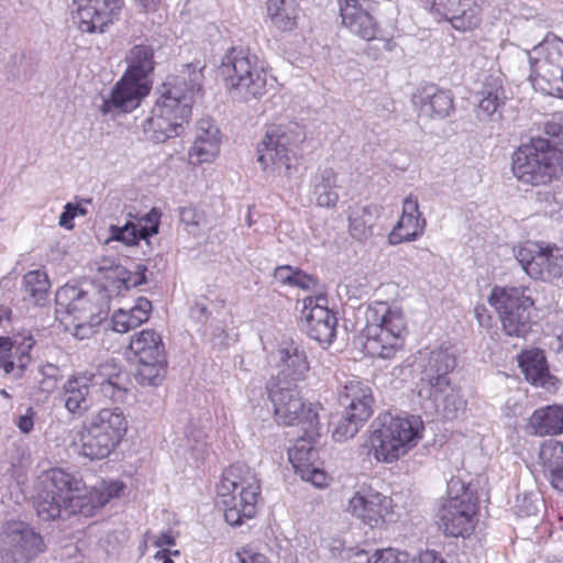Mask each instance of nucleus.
Instances as JSON below:
<instances>
[{
	"label": "nucleus",
	"instance_id": "f257e3e1",
	"mask_svg": "<svg viewBox=\"0 0 563 563\" xmlns=\"http://www.w3.org/2000/svg\"><path fill=\"white\" fill-rule=\"evenodd\" d=\"M201 70L186 65L180 75L164 85L165 91L143 122V132L155 143L179 136L191 115L195 97L200 91Z\"/></svg>",
	"mask_w": 563,
	"mask_h": 563
},
{
	"label": "nucleus",
	"instance_id": "f03ea898",
	"mask_svg": "<svg viewBox=\"0 0 563 563\" xmlns=\"http://www.w3.org/2000/svg\"><path fill=\"white\" fill-rule=\"evenodd\" d=\"M154 51L148 45H135L126 57L128 68L109 95H103L99 111L103 114L126 113L139 107L150 92L147 75L154 69Z\"/></svg>",
	"mask_w": 563,
	"mask_h": 563
},
{
	"label": "nucleus",
	"instance_id": "7ed1b4c3",
	"mask_svg": "<svg viewBox=\"0 0 563 563\" xmlns=\"http://www.w3.org/2000/svg\"><path fill=\"white\" fill-rule=\"evenodd\" d=\"M305 133L297 123L269 126L257 144V163L272 177L290 180L298 170L299 144Z\"/></svg>",
	"mask_w": 563,
	"mask_h": 563
},
{
	"label": "nucleus",
	"instance_id": "20e7f679",
	"mask_svg": "<svg viewBox=\"0 0 563 563\" xmlns=\"http://www.w3.org/2000/svg\"><path fill=\"white\" fill-rule=\"evenodd\" d=\"M217 493L230 526H241L256 515L261 483L247 465L238 463L224 470Z\"/></svg>",
	"mask_w": 563,
	"mask_h": 563
},
{
	"label": "nucleus",
	"instance_id": "39448f33",
	"mask_svg": "<svg viewBox=\"0 0 563 563\" xmlns=\"http://www.w3.org/2000/svg\"><path fill=\"white\" fill-rule=\"evenodd\" d=\"M99 297L96 291L89 292L76 285L66 284L55 295L56 318L75 338L87 339L107 316Z\"/></svg>",
	"mask_w": 563,
	"mask_h": 563
},
{
	"label": "nucleus",
	"instance_id": "423d86ee",
	"mask_svg": "<svg viewBox=\"0 0 563 563\" xmlns=\"http://www.w3.org/2000/svg\"><path fill=\"white\" fill-rule=\"evenodd\" d=\"M511 170L523 185H548L558 179L563 172V151L547 139H531L514 152Z\"/></svg>",
	"mask_w": 563,
	"mask_h": 563
},
{
	"label": "nucleus",
	"instance_id": "0eeeda50",
	"mask_svg": "<svg viewBox=\"0 0 563 563\" xmlns=\"http://www.w3.org/2000/svg\"><path fill=\"white\" fill-rule=\"evenodd\" d=\"M369 435L371 452L379 462L393 463L416 446L422 437L423 422L418 416L385 415Z\"/></svg>",
	"mask_w": 563,
	"mask_h": 563
},
{
	"label": "nucleus",
	"instance_id": "6e6552de",
	"mask_svg": "<svg viewBox=\"0 0 563 563\" xmlns=\"http://www.w3.org/2000/svg\"><path fill=\"white\" fill-rule=\"evenodd\" d=\"M84 489L81 478L62 468L51 470L35 501L37 516L44 521H51L77 512L78 508L84 507Z\"/></svg>",
	"mask_w": 563,
	"mask_h": 563
},
{
	"label": "nucleus",
	"instance_id": "1a4fd4ad",
	"mask_svg": "<svg viewBox=\"0 0 563 563\" xmlns=\"http://www.w3.org/2000/svg\"><path fill=\"white\" fill-rule=\"evenodd\" d=\"M364 350L373 357L391 358L402 349L406 321L402 312L378 303L366 312Z\"/></svg>",
	"mask_w": 563,
	"mask_h": 563
},
{
	"label": "nucleus",
	"instance_id": "9d476101",
	"mask_svg": "<svg viewBox=\"0 0 563 563\" xmlns=\"http://www.w3.org/2000/svg\"><path fill=\"white\" fill-rule=\"evenodd\" d=\"M220 71L233 99L249 101L266 92L267 75L246 48L232 47L222 57Z\"/></svg>",
	"mask_w": 563,
	"mask_h": 563
},
{
	"label": "nucleus",
	"instance_id": "9b49d317",
	"mask_svg": "<svg viewBox=\"0 0 563 563\" xmlns=\"http://www.w3.org/2000/svg\"><path fill=\"white\" fill-rule=\"evenodd\" d=\"M128 431V421L119 408H104L91 417L81 432V454L101 460L119 445Z\"/></svg>",
	"mask_w": 563,
	"mask_h": 563
},
{
	"label": "nucleus",
	"instance_id": "f8f14e48",
	"mask_svg": "<svg viewBox=\"0 0 563 563\" xmlns=\"http://www.w3.org/2000/svg\"><path fill=\"white\" fill-rule=\"evenodd\" d=\"M477 497L460 478L452 477L448 483V498L439 511V527L449 537H468L475 529Z\"/></svg>",
	"mask_w": 563,
	"mask_h": 563
},
{
	"label": "nucleus",
	"instance_id": "ddd939ff",
	"mask_svg": "<svg viewBox=\"0 0 563 563\" xmlns=\"http://www.w3.org/2000/svg\"><path fill=\"white\" fill-rule=\"evenodd\" d=\"M129 351L136 363L135 380L142 386H158L167 372V357L162 335L145 329L132 335Z\"/></svg>",
	"mask_w": 563,
	"mask_h": 563
},
{
	"label": "nucleus",
	"instance_id": "4468645a",
	"mask_svg": "<svg viewBox=\"0 0 563 563\" xmlns=\"http://www.w3.org/2000/svg\"><path fill=\"white\" fill-rule=\"evenodd\" d=\"M528 291L523 286H496L490 291L488 302L498 312L503 329L509 336L523 338L531 330L533 299Z\"/></svg>",
	"mask_w": 563,
	"mask_h": 563
},
{
	"label": "nucleus",
	"instance_id": "2eb2a0df",
	"mask_svg": "<svg viewBox=\"0 0 563 563\" xmlns=\"http://www.w3.org/2000/svg\"><path fill=\"white\" fill-rule=\"evenodd\" d=\"M267 389L278 423L299 424L309 438L318 434V413L312 404L303 401L297 386L268 384Z\"/></svg>",
	"mask_w": 563,
	"mask_h": 563
},
{
	"label": "nucleus",
	"instance_id": "dca6fc26",
	"mask_svg": "<svg viewBox=\"0 0 563 563\" xmlns=\"http://www.w3.org/2000/svg\"><path fill=\"white\" fill-rule=\"evenodd\" d=\"M534 60L537 76L530 79L533 87L543 92L563 98V40L562 37H544L530 52Z\"/></svg>",
	"mask_w": 563,
	"mask_h": 563
},
{
	"label": "nucleus",
	"instance_id": "f3484780",
	"mask_svg": "<svg viewBox=\"0 0 563 563\" xmlns=\"http://www.w3.org/2000/svg\"><path fill=\"white\" fill-rule=\"evenodd\" d=\"M522 269L533 279L553 282L563 274V249L544 241H527L514 249Z\"/></svg>",
	"mask_w": 563,
	"mask_h": 563
},
{
	"label": "nucleus",
	"instance_id": "a211bd4d",
	"mask_svg": "<svg viewBox=\"0 0 563 563\" xmlns=\"http://www.w3.org/2000/svg\"><path fill=\"white\" fill-rule=\"evenodd\" d=\"M45 549L43 538L23 521H9L0 533L2 563H22L35 559Z\"/></svg>",
	"mask_w": 563,
	"mask_h": 563
},
{
	"label": "nucleus",
	"instance_id": "6ab92c4d",
	"mask_svg": "<svg viewBox=\"0 0 563 563\" xmlns=\"http://www.w3.org/2000/svg\"><path fill=\"white\" fill-rule=\"evenodd\" d=\"M276 376L269 384L297 386L308 377L310 363L302 344L285 339L275 352Z\"/></svg>",
	"mask_w": 563,
	"mask_h": 563
},
{
	"label": "nucleus",
	"instance_id": "aec40b11",
	"mask_svg": "<svg viewBox=\"0 0 563 563\" xmlns=\"http://www.w3.org/2000/svg\"><path fill=\"white\" fill-rule=\"evenodd\" d=\"M302 318L307 334L320 344H330L336 335L338 319L328 308L324 294L308 296L302 300Z\"/></svg>",
	"mask_w": 563,
	"mask_h": 563
},
{
	"label": "nucleus",
	"instance_id": "412c9836",
	"mask_svg": "<svg viewBox=\"0 0 563 563\" xmlns=\"http://www.w3.org/2000/svg\"><path fill=\"white\" fill-rule=\"evenodd\" d=\"M73 22L82 33H104L124 5L123 0H73Z\"/></svg>",
	"mask_w": 563,
	"mask_h": 563
},
{
	"label": "nucleus",
	"instance_id": "4be33fe9",
	"mask_svg": "<svg viewBox=\"0 0 563 563\" xmlns=\"http://www.w3.org/2000/svg\"><path fill=\"white\" fill-rule=\"evenodd\" d=\"M347 509L371 528L394 520L393 499L372 489L356 492L349 500Z\"/></svg>",
	"mask_w": 563,
	"mask_h": 563
},
{
	"label": "nucleus",
	"instance_id": "5701e85b",
	"mask_svg": "<svg viewBox=\"0 0 563 563\" xmlns=\"http://www.w3.org/2000/svg\"><path fill=\"white\" fill-rule=\"evenodd\" d=\"M456 366L454 352L449 347L440 346L430 351L421 361L418 391L432 389L433 386H446L451 382L449 374Z\"/></svg>",
	"mask_w": 563,
	"mask_h": 563
},
{
	"label": "nucleus",
	"instance_id": "b1692460",
	"mask_svg": "<svg viewBox=\"0 0 563 563\" xmlns=\"http://www.w3.org/2000/svg\"><path fill=\"white\" fill-rule=\"evenodd\" d=\"M435 19H445L462 32L472 31L479 23L475 10L470 8L471 0H420Z\"/></svg>",
	"mask_w": 563,
	"mask_h": 563
},
{
	"label": "nucleus",
	"instance_id": "393cba45",
	"mask_svg": "<svg viewBox=\"0 0 563 563\" xmlns=\"http://www.w3.org/2000/svg\"><path fill=\"white\" fill-rule=\"evenodd\" d=\"M419 397L442 418L453 420L465 412L467 401L461 393V389L453 386L451 382L444 386H433L432 389H422L418 391Z\"/></svg>",
	"mask_w": 563,
	"mask_h": 563
},
{
	"label": "nucleus",
	"instance_id": "a878e982",
	"mask_svg": "<svg viewBox=\"0 0 563 563\" xmlns=\"http://www.w3.org/2000/svg\"><path fill=\"white\" fill-rule=\"evenodd\" d=\"M93 377L91 373L70 376L63 386L62 400L71 415L82 416L93 406Z\"/></svg>",
	"mask_w": 563,
	"mask_h": 563
},
{
	"label": "nucleus",
	"instance_id": "bb28decb",
	"mask_svg": "<svg viewBox=\"0 0 563 563\" xmlns=\"http://www.w3.org/2000/svg\"><path fill=\"white\" fill-rule=\"evenodd\" d=\"M412 102L420 115L430 119H443L454 111V99L450 90L440 89L435 85H424L412 96Z\"/></svg>",
	"mask_w": 563,
	"mask_h": 563
},
{
	"label": "nucleus",
	"instance_id": "cd10ccee",
	"mask_svg": "<svg viewBox=\"0 0 563 563\" xmlns=\"http://www.w3.org/2000/svg\"><path fill=\"white\" fill-rule=\"evenodd\" d=\"M220 153V130L209 118L197 122L194 144L189 151L192 164L211 163Z\"/></svg>",
	"mask_w": 563,
	"mask_h": 563
},
{
	"label": "nucleus",
	"instance_id": "c85d7f7f",
	"mask_svg": "<svg viewBox=\"0 0 563 563\" xmlns=\"http://www.w3.org/2000/svg\"><path fill=\"white\" fill-rule=\"evenodd\" d=\"M538 466L550 486L563 492V443L556 440L544 441L539 449Z\"/></svg>",
	"mask_w": 563,
	"mask_h": 563
},
{
	"label": "nucleus",
	"instance_id": "c756f323",
	"mask_svg": "<svg viewBox=\"0 0 563 563\" xmlns=\"http://www.w3.org/2000/svg\"><path fill=\"white\" fill-rule=\"evenodd\" d=\"M339 402L346 411H355L358 417L369 418L374 398L371 387L357 378H349L338 393Z\"/></svg>",
	"mask_w": 563,
	"mask_h": 563
},
{
	"label": "nucleus",
	"instance_id": "7c9ffc66",
	"mask_svg": "<svg viewBox=\"0 0 563 563\" xmlns=\"http://www.w3.org/2000/svg\"><path fill=\"white\" fill-rule=\"evenodd\" d=\"M93 377V391L99 390L114 402H123L128 393V375L115 364H104Z\"/></svg>",
	"mask_w": 563,
	"mask_h": 563
},
{
	"label": "nucleus",
	"instance_id": "2f4dec72",
	"mask_svg": "<svg viewBox=\"0 0 563 563\" xmlns=\"http://www.w3.org/2000/svg\"><path fill=\"white\" fill-rule=\"evenodd\" d=\"M519 366L525 377L536 387L550 389L556 384V378L549 372L543 351L533 349L525 351L519 356Z\"/></svg>",
	"mask_w": 563,
	"mask_h": 563
},
{
	"label": "nucleus",
	"instance_id": "473e14b6",
	"mask_svg": "<svg viewBox=\"0 0 563 563\" xmlns=\"http://www.w3.org/2000/svg\"><path fill=\"white\" fill-rule=\"evenodd\" d=\"M365 0H345L340 5L342 24L355 35H374L377 24L363 7Z\"/></svg>",
	"mask_w": 563,
	"mask_h": 563
},
{
	"label": "nucleus",
	"instance_id": "72a5a7b5",
	"mask_svg": "<svg viewBox=\"0 0 563 563\" xmlns=\"http://www.w3.org/2000/svg\"><path fill=\"white\" fill-rule=\"evenodd\" d=\"M311 184L317 206L328 209L336 207L340 199L338 190L342 189V184L333 168L325 167L319 169L312 177Z\"/></svg>",
	"mask_w": 563,
	"mask_h": 563
},
{
	"label": "nucleus",
	"instance_id": "f704fd0d",
	"mask_svg": "<svg viewBox=\"0 0 563 563\" xmlns=\"http://www.w3.org/2000/svg\"><path fill=\"white\" fill-rule=\"evenodd\" d=\"M527 430L540 437L563 433V406L551 405L536 409L528 419Z\"/></svg>",
	"mask_w": 563,
	"mask_h": 563
},
{
	"label": "nucleus",
	"instance_id": "c9c22d12",
	"mask_svg": "<svg viewBox=\"0 0 563 563\" xmlns=\"http://www.w3.org/2000/svg\"><path fill=\"white\" fill-rule=\"evenodd\" d=\"M478 95L481 99L478 101L477 117L481 120L493 119L497 114L500 107L505 104V93L503 89V82L499 76L487 75L485 76L482 89Z\"/></svg>",
	"mask_w": 563,
	"mask_h": 563
},
{
	"label": "nucleus",
	"instance_id": "e433bc0d",
	"mask_svg": "<svg viewBox=\"0 0 563 563\" xmlns=\"http://www.w3.org/2000/svg\"><path fill=\"white\" fill-rule=\"evenodd\" d=\"M152 303L148 299L140 297L130 309H119L112 316V329L118 333H126L130 330L147 321Z\"/></svg>",
	"mask_w": 563,
	"mask_h": 563
},
{
	"label": "nucleus",
	"instance_id": "4c0bfd02",
	"mask_svg": "<svg viewBox=\"0 0 563 563\" xmlns=\"http://www.w3.org/2000/svg\"><path fill=\"white\" fill-rule=\"evenodd\" d=\"M377 217L378 208L374 205L352 207L347 218L351 235L357 240L368 239Z\"/></svg>",
	"mask_w": 563,
	"mask_h": 563
},
{
	"label": "nucleus",
	"instance_id": "58836bf2",
	"mask_svg": "<svg viewBox=\"0 0 563 563\" xmlns=\"http://www.w3.org/2000/svg\"><path fill=\"white\" fill-rule=\"evenodd\" d=\"M267 15L282 32H289L296 25L298 8L295 0H267Z\"/></svg>",
	"mask_w": 563,
	"mask_h": 563
},
{
	"label": "nucleus",
	"instance_id": "ea45409f",
	"mask_svg": "<svg viewBox=\"0 0 563 563\" xmlns=\"http://www.w3.org/2000/svg\"><path fill=\"white\" fill-rule=\"evenodd\" d=\"M49 288L48 276L43 271H31L23 277L24 299L30 300L34 305H45Z\"/></svg>",
	"mask_w": 563,
	"mask_h": 563
},
{
	"label": "nucleus",
	"instance_id": "a19ab883",
	"mask_svg": "<svg viewBox=\"0 0 563 563\" xmlns=\"http://www.w3.org/2000/svg\"><path fill=\"white\" fill-rule=\"evenodd\" d=\"M426 220L420 217L401 216L396 227L389 234V242L398 244L405 241H413L422 235Z\"/></svg>",
	"mask_w": 563,
	"mask_h": 563
},
{
	"label": "nucleus",
	"instance_id": "79ce46f5",
	"mask_svg": "<svg viewBox=\"0 0 563 563\" xmlns=\"http://www.w3.org/2000/svg\"><path fill=\"white\" fill-rule=\"evenodd\" d=\"M368 418L358 417L355 411H346L336 422L332 437L336 442H343L353 438Z\"/></svg>",
	"mask_w": 563,
	"mask_h": 563
},
{
	"label": "nucleus",
	"instance_id": "37998d69",
	"mask_svg": "<svg viewBox=\"0 0 563 563\" xmlns=\"http://www.w3.org/2000/svg\"><path fill=\"white\" fill-rule=\"evenodd\" d=\"M316 456L317 451L311 441L306 438L298 439L295 445L288 450L289 461L297 472L311 466Z\"/></svg>",
	"mask_w": 563,
	"mask_h": 563
},
{
	"label": "nucleus",
	"instance_id": "c03bdc74",
	"mask_svg": "<svg viewBox=\"0 0 563 563\" xmlns=\"http://www.w3.org/2000/svg\"><path fill=\"white\" fill-rule=\"evenodd\" d=\"M123 488V483L119 481L102 482L99 486H95L85 498L91 503L92 508H101L110 499L118 497Z\"/></svg>",
	"mask_w": 563,
	"mask_h": 563
},
{
	"label": "nucleus",
	"instance_id": "a18cd8bd",
	"mask_svg": "<svg viewBox=\"0 0 563 563\" xmlns=\"http://www.w3.org/2000/svg\"><path fill=\"white\" fill-rule=\"evenodd\" d=\"M110 240L119 241L126 246L137 245L140 240H147V236L143 234L142 228L137 223L126 222L122 227L111 225Z\"/></svg>",
	"mask_w": 563,
	"mask_h": 563
},
{
	"label": "nucleus",
	"instance_id": "49530a36",
	"mask_svg": "<svg viewBox=\"0 0 563 563\" xmlns=\"http://www.w3.org/2000/svg\"><path fill=\"white\" fill-rule=\"evenodd\" d=\"M291 287H298L307 291H319L320 283L318 278L312 275L306 274L303 271L297 268L291 282Z\"/></svg>",
	"mask_w": 563,
	"mask_h": 563
},
{
	"label": "nucleus",
	"instance_id": "de8ad7c7",
	"mask_svg": "<svg viewBox=\"0 0 563 563\" xmlns=\"http://www.w3.org/2000/svg\"><path fill=\"white\" fill-rule=\"evenodd\" d=\"M161 212L153 208L137 223L147 239L158 233Z\"/></svg>",
	"mask_w": 563,
	"mask_h": 563
},
{
	"label": "nucleus",
	"instance_id": "09e8293b",
	"mask_svg": "<svg viewBox=\"0 0 563 563\" xmlns=\"http://www.w3.org/2000/svg\"><path fill=\"white\" fill-rule=\"evenodd\" d=\"M545 133L555 139L558 144L563 145V111L552 115L551 120L545 123Z\"/></svg>",
	"mask_w": 563,
	"mask_h": 563
},
{
	"label": "nucleus",
	"instance_id": "8fccbe9b",
	"mask_svg": "<svg viewBox=\"0 0 563 563\" xmlns=\"http://www.w3.org/2000/svg\"><path fill=\"white\" fill-rule=\"evenodd\" d=\"M302 479L310 482L317 487H324L327 485V475L322 470L314 466H308L299 471Z\"/></svg>",
	"mask_w": 563,
	"mask_h": 563
},
{
	"label": "nucleus",
	"instance_id": "3c124183",
	"mask_svg": "<svg viewBox=\"0 0 563 563\" xmlns=\"http://www.w3.org/2000/svg\"><path fill=\"white\" fill-rule=\"evenodd\" d=\"M342 558L351 563H371L372 555L360 548H347L342 551Z\"/></svg>",
	"mask_w": 563,
	"mask_h": 563
},
{
	"label": "nucleus",
	"instance_id": "603ef678",
	"mask_svg": "<svg viewBox=\"0 0 563 563\" xmlns=\"http://www.w3.org/2000/svg\"><path fill=\"white\" fill-rule=\"evenodd\" d=\"M35 410L27 407L25 413L18 417L15 426L23 434H29L34 428Z\"/></svg>",
	"mask_w": 563,
	"mask_h": 563
},
{
	"label": "nucleus",
	"instance_id": "864d4df0",
	"mask_svg": "<svg viewBox=\"0 0 563 563\" xmlns=\"http://www.w3.org/2000/svg\"><path fill=\"white\" fill-rule=\"evenodd\" d=\"M371 563H400L398 553L394 549L376 550L372 554Z\"/></svg>",
	"mask_w": 563,
	"mask_h": 563
},
{
	"label": "nucleus",
	"instance_id": "5fc2aeb1",
	"mask_svg": "<svg viewBox=\"0 0 563 563\" xmlns=\"http://www.w3.org/2000/svg\"><path fill=\"white\" fill-rule=\"evenodd\" d=\"M296 269L297 267H292L289 265L278 266L275 268L273 276L277 283L290 286Z\"/></svg>",
	"mask_w": 563,
	"mask_h": 563
},
{
	"label": "nucleus",
	"instance_id": "6e6d98bb",
	"mask_svg": "<svg viewBox=\"0 0 563 563\" xmlns=\"http://www.w3.org/2000/svg\"><path fill=\"white\" fill-rule=\"evenodd\" d=\"M78 206L73 203H67L65 206V210L59 216L58 224L66 229H71L74 227L73 220L77 216Z\"/></svg>",
	"mask_w": 563,
	"mask_h": 563
},
{
	"label": "nucleus",
	"instance_id": "4d7b16f0",
	"mask_svg": "<svg viewBox=\"0 0 563 563\" xmlns=\"http://www.w3.org/2000/svg\"><path fill=\"white\" fill-rule=\"evenodd\" d=\"M180 221L186 225H198L200 222V216L197 210L192 207H183L179 210Z\"/></svg>",
	"mask_w": 563,
	"mask_h": 563
},
{
	"label": "nucleus",
	"instance_id": "13d9d810",
	"mask_svg": "<svg viewBox=\"0 0 563 563\" xmlns=\"http://www.w3.org/2000/svg\"><path fill=\"white\" fill-rule=\"evenodd\" d=\"M401 216L420 217L418 199L415 196L409 195L405 198Z\"/></svg>",
	"mask_w": 563,
	"mask_h": 563
},
{
	"label": "nucleus",
	"instance_id": "bf43d9fd",
	"mask_svg": "<svg viewBox=\"0 0 563 563\" xmlns=\"http://www.w3.org/2000/svg\"><path fill=\"white\" fill-rule=\"evenodd\" d=\"M190 317L199 322H205L208 319V309L206 305L196 302L190 308Z\"/></svg>",
	"mask_w": 563,
	"mask_h": 563
},
{
	"label": "nucleus",
	"instance_id": "052dcab7",
	"mask_svg": "<svg viewBox=\"0 0 563 563\" xmlns=\"http://www.w3.org/2000/svg\"><path fill=\"white\" fill-rule=\"evenodd\" d=\"M410 563H444V560L435 551H426Z\"/></svg>",
	"mask_w": 563,
	"mask_h": 563
},
{
	"label": "nucleus",
	"instance_id": "680f3d73",
	"mask_svg": "<svg viewBox=\"0 0 563 563\" xmlns=\"http://www.w3.org/2000/svg\"><path fill=\"white\" fill-rule=\"evenodd\" d=\"M174 544H175V538L170 533V531L162 532L154 541V545L157 548H162L165 545H174Z\"/></svg>",
	"mask_w": 563,
	"mask_h": 563
},
{
	"label": "nucleus",
	"instance_id": "e2e57ef3",
	"mask_svg": "<svg viewBox=\"0 0 563 563\" xmlns=\"http://www.w3.org/2000/svg\"><path fill=\"white\" fill-rule=\"evenodd\" d=\"M170 554L178 555L179 551L170 552L169 550H159L154 555L155 561L162 562V563H174V561L170 559Z\"/></svg>",
	"mask_w": 563,
	"mask_h": 563
},
{
	"label": "nucleus",
	"instance_id": "0e129e2a",
	"mask_svg": "<svg viewBox=\"0 0 563 563\" xmlns=\"http://www.w3.org/2000/svg\"><path fill=\"white\" fill-rule=\"evenodd\" d=\"M13 347V341L9 336H0V354L7 356Z\"/></svg>",
	"mask_w": 563,
	"mask_h": 563
},
{
	"label": "nucleus",
	"instance_id": "69168bd1",
	"mask_svg": "<svg viewBox=\"0 0 563 563\" xmlns=\"http://www.w3.org/2000/svg\"><path fill=\"white\" fill-rule=\"evenodd\" d=\"M145 12H154L157 10L161 0H136Z\"/></svg>",
	"mask_w": 563,
	"mask_h": 563
},
{
	"label": "nucleus",
	"instance_id": "338daca9",
	"mask_svg": "<svg viewBox=\"0 0 563 563\" xmlns=\"http://www.w3.org/2000/svg\"><path fill=\"white\" fill-rule=\"evenodd\" d=\"M136 269H137L136 271V277L133 280L134 286H137V285H141V284L145 283V271H146L145 266L137 265Z\"/></svg>",
	"mask_w": 563,
	"mask_h": 563
},
{
	"label": "nucleus",
	"instance_id": "774afa93",
	"mask_svg": "<svg viewBox=\"0 0 563 563\" xmlns=\"http://www.w3.org/2000/svg\"><path fill=\"white\" fill-rule=\"evenodd\" d=\"M0 367L8 374L13 369V362L5 360V356L0 354Z\"/></svg>",
	"mask_w": 563,
	"mask_h": 563
}]
</instances>
